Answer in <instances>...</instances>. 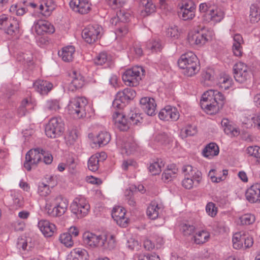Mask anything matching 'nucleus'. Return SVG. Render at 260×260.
I'll list each match as a JSON object with an SVG mask.
<instances>
[{"label": "nucleus", "mask_w": 260, "mask_h": 260, "mask_svg": "<svg viewBox=\"0 0 260 260\" xmlns=\"http://www.w3.org/2000/svg\"><path fill=\"white\" fill-rule=\"evenodd\" d=\"M224 100V96L220 91L210 89L202 95L200 102L201 107L207 114H215L222 106Z\"/></svg>", "instance_id": "obj_1"}, {"label": "nucleus", "mask_w": 260, "mask_h": 260, "mask_svg": "<svg viewBox=\"0 0 260 260\" xmlns=\"http://www.w3.org/2000/svg\"><path fill=\"white\" fill-rule=\"evenodd\" d=\"M69 206L68 200L58 196H51L46 199L45 212L50 217H60L66 213Z\"/></svg>", "instance_id": "obj_2"}, {"label": "nucleus", "mask_w": 260, "mask_h": 260, "mask_svg": "<svg viewBox=\"0 0 260 260\" xmlns=\"http://www.w3.org/2000/svg\"><path fill=\"white\" fill-rule=\"evenodd\" d=\"M69 113L77 118L85 117L87 115L91 116L92 108L88 104L87 99L84 97H75L70 99L67 106Z\"/></svg>", "instance_id": "obj_3"}, {"label": "nucleus", "mask_w": 260, "mask_h": 260, "mask_svg": "<svg viewBox=\"0 0 260 260\" xmlns=\"http://www.w3.org/2000/svg\"><path fill=\"white\" fill-rule=\"evenodd\" d=\"M199 11L202 15L203 21L211 25L221 22L225 15L224 11L220 8L206 3L200 4Z\"/></svg>", "instance_id": "obj_4"}, {"label": "nucleus", "mask_w": 260, "mask_h": 260, "mask_svg": "<svg viewBox=\"0 0 260 260\" xmlns=\"http://www.w3.org/2000/svg\"><path fill=\"white\" fill-rule=\"evenodd\" d=\"M178 64L183 69V74L188 77L194 75L200 70L198 59L192 52L182 54L178 60Z\"/></svg>", "instance_id": "obj_5"}, {"label": "nucleus", "mask_w": 260, "mask_h": 260, "mask_svg": "<svg viewBox=\"0 0 260 260\" xmlns=\"http://www.w3.org/2000/svg\"><path fill=\"white\" fill-rule=\"evenodd\" d=\"M214 38L213 30L203 28L200 31H191L188 35V41L191 45L201 47Z\"/></svg>", "instance_id": "obj_6"}, {"label": "nucleus", "mask_w": 260, "mask_h": 260, "mask_svg": "<svg viewBox=\"0 0 260 260\" xmlns=\"http://www.w3.org/2000/svg\"><path fill=\"white\" fill-rule=\"evenodd\" d=\"M144 69L140 66H135L126 70L122 74V79L124 84L129 86H136L144 75Z\"/></svg>", "instance_id": "obj_7"}, {"label": "nucleus", "mask_w": 260, "mask_h": 260, "mask_svg": "<svg viewBox=\"0 0 260 260\" xmlns=\"http://www.w3.org/2000/svg\"><path fill=\"white\" fill-rule=\"evenodd\" d=\"M136 91L131 88H125L123 90L119 91L116 95L112 103V107L120 110L123 108L126 104L136 96Z\"/></svg>", "instance_id": "obj_8"}, {"label": "nucleus", "mask_w": 260, "mask_h": 260, "mask_svg": "<svg viewBox=\"0 0 260 260\" xmlns=\"http://www.w3.org/2000/svg\"><path fill=\"white\" fill-rule=\"evenodd\" d=\"M70 208L73 214L78 218H81L88 213L90 205L85 198L78 197L73 201Z\"/></svg>", "instance_id": "obj_9"}, {"label": "nucleus", "mask_w": 260, "mask_h": 260, "mask_svg": "<svg viewBox=\"0 0 260 260\" xmlns=\"http://www.w3.org/2000/svg\"><path fill=\"white\" fill-rule=\"evenodd\" d=\"M64 123L60 118H51L45 127V133L48 137L55 138L62 135L64 131Z\"/></svg>", "instance_id": "obj_10"}, {"label": "nucleus", "mask_w": 260, "mask_h": 260, "mask_svg": "<svg viewBox=\"0 0 260 260\" xmlns=\"http://www.w3.org/2000/svg\"><path fill=\"white\" fill-rule=\"evenodd\" d=\"M234 74L236 81L240 83L250 81L252 76L249 68L242 62H238L235 64Z\"/></svg>", "instance_id": "obj_11"}, {"label": "nucleus", "mask_w": 260, "mask_h": 260, "mask_svg": "<svg viewBox=\"0 0 260 260\" xmlns=\"http://www.w3.org/2000/svg\"><path fill=\"white\" fill-rule=\"evenodd\" d=\"M232 242L233 247L236 249L249 248L253 244L252 237L248 233L244 232H240L234 234Z\"/></svg>", "instance_id": "obj_12"}, {"label": "nucleus", "mask_w": 260, "mask_h": 260, "mask_svg": "<svg viewBox=\"0 0 260 260\" xmlns=\"http://www.w3.org/2000/svg\"><path fill=\"white\" fill-rule=\"evenodd\" d=\"M102 31L103 28L98 24L88 25L83 30L82 36L87 43L91 44L101 37Z\"/></svg>", "instance_id": "obj_13"}, {"label": "nucleus", "mask_w": 260, "mask_h": 260, "mask_svg": "<svg viewBox=\"0 0 260 260\" xmlns=\"http://www.w3.org/2000/svg\"><path fill=\"white\" fill-rule=\"evenodd\" d=\"M42 160L41 149L36 148L30 150L25 156L24 167L27 171H30Z\"/></svg>", "instance_id": "obj_14"}, {"label": "nucleus", "mask_w": 260, "mask_h": 260, "mask_svg": "<svg viewBox=\"0 0 260 260\" xmlns=\"http://www.w3.org/2000/svg\"><path fill=\"white\" fill-rule=\"evenodd\" d=\"M180 11L179 15L184 20L192 19L195 16L196 6L194 3L191 0L183 1L179 5Z\"/></svg>", "instance_id": "obj_15"}, {"label": "nucleus", "mask_w": 260, "mask_h": 260, "mask_svg": "<svg viewBox=\"0 0 260 260\" xmlns=\"http://www.w3.org/2000/svg\"><path fill=\"white\" fill-rule=\"evenodd\" d=\"M117 146L121 150L122 154L130 155L136 151L137 148V144L133 137L119 138L116 142Z\"/></svg>", "instance_id": "obj_16"}, {"label": "nucleus", "mask_w": 260, "mask_h": 260, "mask_svg": "<svg viewBox=\"0 0 260 260\" xmlns=\"http://www.w3.org/2000/svg\"><path fill=\"white\" fill-rule=\"evenodd\" d=\"M102 235H97L94 233L86 232L83 235V242L84 244L88 248H94L103 245V240Z\"/></svg>", "instance_id": "obj_17"}, {"label": "nucleus", "mask_w": 260, "mask_h": 260, "mask_svg": "<svg viewBox=\"0 0 260 260\" xmlns=\"http://www.w3.org/2000/svg\"><path fill=\"white\" fill-rule=\"evenodd\" d=\"M126 211L121 206L114 207L112 211V217L121 227L125 228L128 225V219L125 216Z\"/></svg>", "instance_id": "obj_18"}, {"label": "nucleus", "mask_w": 260, "mask_h": 260, "mask_svg": "<svg viewBox=\"0 0 260 260\" xmlns=\"http://www.w3.org/2000/svg\"><path fill=\"white\" fill-rule=\"evenodd\" d=\"M179 113L176 108L167 106L158 113L159 119L164 121H176L179 118Z\"/></svg>", "instance_id": "obj_19"}, {"label": "nucleus", "mask_w": 260, "mask_h": 260, "mask_svg": "<svg viewBox=\"0 0 260 260\" xmlns=\"http://www.w3.org/2000/svg\"><path fill=\"white\" fill-rule=\"evenodd\" d=\"M32 30L37 35H42L45 33H53L54 31V28L48 21L40 20L34 22Z\"/></svg>", "instance_id": "obj_20"}, {"label": "nucleus", "mask_w": 260, "mask_h": 260, "mask_svg": "<svg viewBox=\"0 0 260 260\" xmlns=\"http://www.w3.org/2000/svg\"><path fill=\"white\" fill-rule=\"evenodd\" d=\"M70 6L73 11L81 14H87L91 9V4L87 0H72Z\"/></svg>", "instance_id": "obj_21"}, {"label": "nucleus", "mask_w": 260, "mask_h": 260, "mask_svg": "<svg viewBox=\"0 0 260 260\" xmlns=\"http://www.w3.org/2000/svg\"><path fill=\"white\" fill-rule=\"evenodd\" d=\"M72 81L69 86V90L72 91L81 88L84 84V78L80 73L76 70H73L70 74Z\"/></svg>", "instance_id": "obj_22"}, {"label": "nucleus", "mask_w": 260, "mask_h": 260, "mask_svg": "<svg viewBox=\"0 0 260 260\" xmlns=\"http://www.w3.org/2000/svg\"><path fill=\"white\" fill-rule=\"evenodd\" d=\"M141 107L149 116L155 114L156 104L154 99L150 97L142 98L140 101Z\"/></svg>", "instance_id": "obj_23"}, {"label": "nucleus", "mask_w": 260, "mask_h": 260, "mask_svg": "<svg viewBox=\"0 0 260 260\" xmlns=\"http://www.w3.org/2000/svg\"><path fill=\"white\" fill-rule=\"evenodd\" d=\"M38 226L46 237L52 236L56 231L55 225L46 219L40 220L38 222Z\"/></svg>", "instance_id": "obj_24"}, {"label": "nucleus", "mask_w": 260, "mask_h": 260, "mask_svg": "<svg viewBox=\"0 0 260 260\" xmlns=\"http://www.w3.org/2000/svg\"><path fill=\"white\" fill-rule=\"evenodd\" d=\"M113 118L116 126L120 131H125L129 128V124L125 116L119 111H115L113 115Z\"/></svg>", "instance_id": "obj_25"}, {"label": "nucleus", "mask_w": 260, "mask_h": 260, "mask_svg": "<svg viewBox=\"0 0 260 260\" xmlns=\"http://www.w3.org/2000/svg\"><path fill=\"white\" fill-rule=\"evenodd\" d=\"M56 8L53 0H44L39 7L40 13L45 17L49 16Z\"/></svg>", "instance_id": "obj_26"}, {"label": "nucleus", "mask_w": 260, "mask_h": 260, "mask_svg": "<svg viewBox=\"0 0 260 260\" xmlns=\"http://www.w3.org/2000/svg\"><path fill=\"white\" fill-rule=\"evenodd\" d=\"M163 210L162 205L155 201L152 202L147 209V215L151 219L158 218Z\"/></svg>", "instance_id": "obj_27"}, {"label": "nucleus", "mask_w": 260, "mask_h": 260, "mask_svg": "<svg viewBox=\"0 0 260 260\" xmlns=\"http://www.w3.org/2000/svg\"><path fill=\"white\" fill-rule=\"evenodd\" d=\"M246 197L250 202L255 203L260 200V184L255 183L248 188Z\"/></svg>", "instance_id": "obj_28"}, {"label": "nucleus", "mask_w": 260, "mask_h": 260, "mask_svg": "<svg viewBox=\"0 0 260 260\" xmlns=\"http://www.w3.org/2000/svg\"><path fill=\"white\" fill-rule=\"evenodd\" d=\"M75 48L73 46H67L63 47L58 52V55L65 62L72 61L75 56Z\"/></svg>", "instance_id": "obj_29"}, {"label": "nucleus", "mask_w": 260, "mask_h": 260, "mask_svg": "<svg viewBox=\"0 0 260 260\" xmlns=\"http://www.w3.org/2000/svg\"><path fill=\"white\" fill-rule=\"evenodd\" d=\"M20 21L16 18L10 19L9 24L5 28V32L12 37H17L20 33Z\"/></svg>", "instance_id": "obj_30"}, {"label": "nucleus", "mask_w": 260, "mask_h": 260, "mask_svg": "<svg viewBox=\"0 0 260 260\" xmlns=\"http://www.w3.org/2000/svg\"><path fill=\"white\" fill-rule=\"evenodd\" d=\"M66 260H88V252L85 249L75 248L67 255Z\"/></svg>", "instance_id": "obj_31"}, {"label": "nucleus", "mask_w": 260, "mask_h": 260, "mask_svg": "<svg viewBox=\"0 0 260 260\" xmlns=\"http://www.w3.org/2000/svg\"><path fill=\"white\" fill-rule=\"evenodd\" d=\"M33 86L34 88L41 94H47L53 87L51 82L40 80L34 82Z\"/></svg>", "instance_id": "obj_32"}, {"label": "nucleus", "mask_w": 260, "mask_h": 260, "mask_svg": "<svg viewBox=\"0 0 260 260\" xmlns=\"http://www.w3.org/2000/svg\"><path fill=\"white\" fill-rule=\"evenodd\" d=\"M141 15L145 17L155 12L156 8L152 0H142L140 4Z\"/></svg>", "instance_id": "obj_33"}, {"label": "nucleus", "mask_w": 260, "mask_h": 260, "mask_svg": "<svg viewBox=\"0 0 260 260\" xmlns=\"http://www.w3.org/2000/svg\"><path fill=\"white\" fill-rule=\"evenodd\" d=\"M219 153V148L217 145L213 142L208 144L203 150V155L209 159H211Z\"/></svg>", "instance_id": "obj_34"}, {"label": "nucleus", "mask_w": 260, "mask_h": 260, "mask_svg": "<svg viewBox=\"0 0 260 260\" xmlns=\"http://www.w3.org/2000/svg\"><path fill=\"white\" fill-rule=\"evenodd\" d=\"M233 84L232 78L226 74L221 75L218 78L217 86L221 89L225 90L231 87Z\"/></svg>", "instance_id": "obj_35"}, {"label": "nucleus", "mask_w": 260, "mask_h": 260, "mask_svg": "<svg viewBox=\"0 0 260 260\" xmlns=\"http://www.w3.org/2000/svg\"><path fill=\"white\" fill-rule=\"evenodd\" d=\"M17 247L23 251H29L35 246V243L30 238H20L18 239Z\"/></svg>", "instance_id": "obj_36"}, {"label": "nucleus", "mask_w": 260, "mask_h": 260, "mask_svg": "<svg viewBox=\"0 0 260 260\" xmlns=\"http://www.w3.org/2000/svg\"><path fill=\"white\" fill-rule=\"evenodd\" d=\"M94 63L97 65H106L108 67L112 61V57L106 52L100 53L94 59Z\"/></svg>", "instance_id": "obj_37"}, {"label": "nucleus", "mask_w": 260, "mask_h": 260, "mask_svg": "<svg viewBox=\"0 0 260 260\" xmlns=\"http://www.w3.org/2000/svg\"><path fill=\"white\" fill-rule=\"evenodd\" d=\"M210 238V233L206 230L198 231L193 236L194 241L197 244H201L208 241Z\"/></svg>", "instance_id": "obj_38"}, {"label": "nucleus", "mask_w": 260, "mask_h": 260, "mask_svg": "<svg viewBox=\"0 0 260 260\" xmlns=\"http://www.w3.org/2000/svg\"><path fill=\"white\" fill-rule=\"evenodd\" d=\"M12 202L10 206L14 208L22 207L23 206V198L22 195L18 192L13 191L11 192Z\"/></svg>", "instance_id": "obj_39"}, {"label": "nucleus", "mask_w": 260, "mask_h": 260, "mask_svg": "<svg viewBox=\"0 0 260 260\" xmlns=\"http://www.w3.org/2000/svg\"><path fill=\"white\" fill-rule=\"evenodd\" d=\"M103 240V245H101V247L104 249L111 250L116 246V240L114 236L112 235H102Z\"/></svg>", "instance_id": "obj_40"}, {"label": "nucleus", "mask_w": 260, "mask_h": 260, "mask_svg": "<svg viewBox=\"0 0 260 260\" xmlns=\"http://www.w3.org/2000/svg\"><path fill=\"white\" fill-rule=\"evenodd\" d=\"M111 140V135L106 131H102L96 136L94 143L100 147L107 144Z\"/></svg>", "instance_id": "obj_41"}, {"label": "nucleus", "mask_w": 260, "mask_h": 260, "mask_svg": "<svg viewBox=\"0 0 260 260\" xmlns=\"http://www.w3.org/2000/svg\"><path fill=\"white\" fill-rule=\"evenodd\" d=\"M178 169L175 165H172L168 166L162 175V179L165 182H169L174 178L177 173Z\"/></svg>", "instance_id": "obj_42"}, {"label": "nucleus", "mask_w": 260, "mask_h": 260, "mask_svg": "<svg viewBox=\"0 0 260 260\" xmlns=\"http://www.w3.org/2000/svg\"><path fill=\"white\" fill-rule=\"evenodd\" d=\"M250 20L252 23L260 21V4H253L250 7Z\"/></svg>", "instance_id": "obj_43"}, {"label": "nucleus", "mask_w": 260, "mask_h": 260, "mask_svg": "<svg viewBox=\"0 0 260 260\" xmlns=\"http://www.w3.org/2000/svg\"><path fill=\"white\" fill-rule=\"evenodd\" d=\"M167 139V136L165 133H156L150 138L149 145L151 147H154V145L164 143Z\"/></svg>", "instance_id": "obj_44"}, {"label": "nucleus", "mask_w": 260, "mask_h": 260, "mask_svg": "<svg viewBox=\"0 0 260 260\" xmlns=\"http://www.w3.org/2000/svg\"><path fill=\"white\" fill-rule=\"evenodd\" d=\"M165 165V163L160 159H157L156 161H154L150 164L149 167V170L153 175L159 174L161 171V168Z\"/></svg>", "instance_id": "obj_45"}, {"label": "nucleus", "mask_w": 260, "mask_h": 260, "mask_svg": "<svg viewBox=\"0 0 260 260\" xmlns=\"http://www.w3.org/2000/svg\"><path fill=\"white\" fill-rule=\"evenodd\" d=\"M146 47L152 52H157L160 51L162 45L158 39H152L147 42Z\"/></svg>", "instance_id": "obj_46"}, {"label": "nucleus", "mask_w": 260, "mask_h": 260, "mask_svg": "<svg viewBox=\"0 0 260 260\" xmlns=\"http://www.w3.org/2000/svg\"><path fill=\"white\" fill-rule=\"evenodd\" d=\"M46 109L51 112H56L61 107V103L58 99H50L46 101Z\"/></svg>", "instance_id": "obj_47"}, {"label": "nucleus", "mask_w": 260, "mask_h": 260, "mask_svg": "<svg viewBox=\"0 0 260 260\" xmlns=\"http://www.w3.org/2000/svg\"><path fill=\"white\" fill-rule=\"evenodd\" d=\"M32 59V54L30 51L19 53L17 56V60L18 61L23 63H27L28 65L31 64Z\"/></svg>", "instance_id": "obj_48"}, {"label": "nucleus", "mask_w": 260, "mask_h": 260, "mask_svg": "<svg viewBox=\"0 0 260 260\" xmlns=\"http://www.w3.org/2000/svg\"><path fill=\"white\" fill-rule=\"evenodd\" d=\"M78 138L76 131L72 129L69 131L64 137L65 142L69 146L73 145Z\"/></svg>", "instance_id": "obj_49"}, {"label": "nucleus", "mask_w": 260, "mask_h": 260, "mask_svg": "<svg viewBox=\"0 0 260 260\" xmlns=\"http://www.w3.org/2000/svg\"><path fill=\"white\" fill-rule=\"evenodd\" d=\"M59 241L66 247H72L74 244L72 236L70 233H64L60 235Z\"/></svg>", "instance_id": "obj_50"}, {"label": "nucleus", "mask_w": 260, "mask_h": 260, "mask_svg": "<svg viewBox=\"0 0 260 260\" xmlns=\"http://www.w3.org/2000/svg\"><path fill=\"white\" fill-rule=\"evenodd\" d=\"M99 162L98 155H92L88 160V169L92 172L96 171L99 169Z\"/></svg>", "instance_id": "obj_51"}, {"label": "nucleus", "mask_w": 260, "mask_h": 260, "mask_svg": "<svg viewBox=\"0 0 260 260\" xmlns=\"http://www.w3.org/2000/svg\"><path fill=\"white\" fill-rule=\"evenodd\" d=\"M143 54L142 48L139 45H134L131 48L128 52V56L129 58H137L141 56Z\"/></svg>", "instance_id": "obj_52"}, {"label": "nucleus", "mask_w": 260, "mask_h": 260, "mask_svg": "<svg viewBox=\"0 0 260 260\" xmlns=\"http://www.w3.org/2000/svg\"><path fill=\"white\" fill-rule=\"evenodd\" d=\"M31 104L27 100H24L22 102L18 110V113L19 116L25 115L28 110L31 108Z\"/></svg>", "instance_id": "obj_53"}, {"label": "nucleus", "mask_w": 260, "mask_h": 260, "mask_svg": "<svg viewBox=\"0 0 260 260\" xmlns=\"http://www.w3.org/2000/svg\"><path fill=\"white\" fill-rule=\"evenodd\" d=\"M205 210L207 214L211 217H215L218 212L217 207L214 203L211 202L207 204Z\"/></svg>", "instance_id": "obj_54"}, {"label": "nucleus", "mask_w": 260, "mask_h": 260, "mask_svg": "<svg viewBox=\"0 0 260 260\" xmlns=\"http://www.w3.org/2000/svg\"><path fill=\"white\" fill-rule=\"evenodd\" d=\"M180 230L185 236H189L194 233L195 227L192 224L183 223L180 225Z\"/></svg>", "instance_id": "obj_55"}, {"label": "nucleus", "mask_w": 260, "mask_h": 260, "mask_svg": "<svg viewBox=\"0 0 260 260\" xmlns=\"http://www.w3.org/2000/svg\"><path fill=\"white\" fill-rule=\"evenodd\" d=\"M51 192L49 187V184H45L43 182L40 183L38 185V192L42 197L48 196Z\"/></svg>", "instance_id": "obj_56"}, {"label": "nucleus", "mask_w": 260, "mask_h": 260, "mask_svg": "<svg viewBox=\"0 0 260 260\" xmlns=\"http://www.w3.org/2000/svg\"><path fill=\"white\" fill-rule=\"evenodd\" d=\"M137 162L132 159H124L121 165V169L124 171L135 168L137 167Z\"/></svg>", "instance_id": "obj_57"}, {"label": "nucleus", "mask_w": 260, "mask_h": 260, "mask_svg": "<svg viewBox=\"0 0 260 260\" xmlns=\"http://www.w3.org/2000/svg\"><path fill=\"white\" fill-rule=\"evenodd\" d=\"M117 16L119 17V20L121 22H127L130 20L131 13L129 10L122 9L117 12Z\"/></svg>", "instance_id": "obj_58"}, {"label": "nucleus", "mask_w": 260, "mask_h": 260, "mask_svg": "<svg viewBox=\"0 0 260 260\" xmlns=\"http://www.w3.org/2000/svg\"><path fill=\"white\" fill-rule=\"evenodd\" d=\"M255 216L251 214H246L240 217V220L242 224L249 225L252 224L255 221Z\"/></svg>", "instance_id": "obj_59"}, {"label": "nucleus", "mask_w": 260, "mask_h": 260, "mask_svg": "<svg viewBox=\"0 0 260 260\" xmlns=\"http://www.w3.org/2000/svg\"><path fill=\"white\" fill-rule=\"evenodd\" d=\"M246 151L248 154L256 158H260V147L257 146L248 147Z\"/></svg>", "instance_id": "obj_60"}, {"label": "nucleus", "mask_w": 260, "mask_h": 260, "mask_svg": "<svg viewBox=\"0 0 260 260\" xmlns=\"http://www.w3.org/2000/svg\"><path fill=\"white\" fill-rule=\"evenodd\" d=\"M255 115L249 116V117H244L243 118L242 121V124L245 127L247 128H251L252 126L255 127Z\"/></svg>", "instance_id": "obj_61"}, {"label": "nucleus", "mask_w": 260, "mask_h": 260, "mask_svg": "<svg viewBox=\"0 0 260 260\" xmlns=\"http://www.w3.org/2000/svg\"><path fill=\"white\" fill-rule=\"evenodd\" d=\"M223 130L226 134L231 136H237L240 134L239 128L231 125L226 126Z\"/></svg>", "instance_id": "obj_62"}, {"label": "nucleus", "mask_w": 260, "mask_h": 260, "mask_svg": "<svg viewBox=\"0 0 260 260\" xmlns=\"http://www.w3.org/2000/svg\"><path fill=\"white\" fill-rule=\"evenodd\" d=\"M228 171L226 170H223L222 172V175L218 173L216 176H211V181L214 183H219L225 179L228 175Z\"/></svg>", "instance_id": "obj_63"}, {"label": "nucleus", "mask_w": 260, "mask_h": 260, "mask_svg": "<svg viewBox=\"0 0 260 260\" xmlns=\"http://www.w3.org/2000/svg\"><path fill=\"white\" fill-rule=\"evenodd\" d=\"M182 170L185 177H192L194 173V171H196V168H194L191 166L187 165L184 166L182 167Z\"/></svg>", "instance_id": "obj_64"}]
</instances>
